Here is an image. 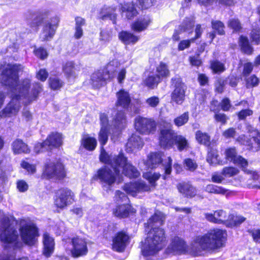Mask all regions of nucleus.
<instances>
[{"instance_id":"nucleus-1","label":"nucleus","mask_w":260,"mask_h":260,"mask_svg":"<svg viewBox=\"0 0 260 260\" xmlns=\"http://www.w3.org/2000/svg\"><path fill=\"white\" fill-rule=\"evenodd\" d=\"M23 70V67L21 64H8L2 72V82L11 88V101L1 113L0 118L16 115L21 107L20 101L22 98L27 99L25 103H30L35 100L42 91V85L39 83H36L33 85L31 94L26 95L30 86L29 80L25 79L21 83H18V75ZM4 99V94L0 92V108L3 104Z\"/></svg>"},{"instance_id":"nucleus-2","label":"nucleus","mask_w":260,"mask_h":260,"mask_svg":"<svg viewBox=\"0 0 260 260\" xmlns=\"http://www.w3.org/2000/svg\"><path fill=\"white\" fill-rule=\"evenodd\" d=\"M227 234L225 230L220 229L210 230L204 235L197 236L192 242L190 250L184 241L178 237L173 238L166 250L167 254H181L189 252L195 255L205 250H213L223 246Z\"/></svg>"},{"instance_id":"nucleus-3","label":"nucleus","mask_w":260,"mask_h":260,"mask_svg":"<svg viewBox=\"0 0 260 260\" xmlns=\"http://www.w3.org/2000/svg\"><path fill=\"white\" fill-rule=\"evenodd\" d=\"M165 232L162 229H151L147 237L142 242L141 252L142 255L147 259L149 257L155 255L165 244Z\"/></svg>"},{"instance_id":"nucleus-4","label":"nucleus","mask_w":260,"mask_h":260,"mask_svg":"<svg viewBox=\"0 0 260 260\" xmlns=\"http://www.w3.org/2000/svg\"><path fill=\"white\" fill-rule=\"evenodd\" d=\"M100 158L102 162L109 164L112 167L119 166L121 168L124 175L129 178H137L140 175L139 172L127 161L126 158L122 154L114 156L109 155L102 148Z\"/></svg>"},{"instance_id":"nucleus-5","label":"nucleus","mask_w":260,"mask_h":260,"mask_svg":"<svg viewBox=\"0 0 260 260\" xmlns=\"http://www.w3.org/2000/svg\"><path fill=\"white\" fill-rule=\"evenodd\" d=\"M0 231V240L6 246L14 243L18 238L17 231L10 224L9 218L1 210Z\"/></svg>"},{"instance_id":"nucleus-6","label":"nucleus","mask_w":260,"mask_h":260,"mask_svg":"<svg viewBox=\"0 0 260 260\" xmlns=\"http://www.w3.org/2000/svg\"><path fill=\"white\" fill-rule=\"evenodd\" d=\"M113 170L105 167L100 169L96 176L100 181L105 185L111 186L115 182L120 183L122 181V169L118 167H112Z\"/></svg>"},{"instance_id":"nucleus-7","label":"nucleus","mask_w":260,"mask_h":260,"mask_svg":"<svg viewBox=\"0 0 260 260\" xmlns=\"http://www.w3.org/2000/svg\"><path fill=\"white\" fill-rule=\"evenodd\" d=\"M75 201V195L70 189L62 188L58 189L54 198V204L59 209L63 210Z\"/></svg>"},{"instance_id":"nucleus-8","label":"nucleus","mask_w":260,"mask_h":260,"mask_svg":"<svg viewBox=\"0 0 260 260\" xmlns=\"http://www.w3.org/2000/svg\"><path fill=\"white\" fill-rule=\"evenodd\" d=\"M20 236L24 243L28 245H35L36 238L38 236V229L35 224L31 221L21 222L20 228Z\"/></svg>"},{"instance_id":"nucleus-9","label":"nucleus","mask_w":260,"mask_h":260,"mask_svg":"<svg viewBox=\"0 0 260 260\" xmlns=\"http://www.w3.org/2000/svg\"><path fill=\"white\" fill-rule=\"evenodd\" d=\"M172 158L168 157L163 161L161 159V156L158 153H151L147 156V159L144 163L148 169H154L158 167L160 162H162L164 167L166 175L163 176V178L166 179L167 175H170L172 171Z\"/></svg>"},{"instance_id":"nucleus-10","label":"nucleus","mask_w":260,"mask_h":260,"mask_svg":"<svg viewBox=\"0 0 260 260\" xmlns=\"http://www.w3.org/2000/svg\"><path fill=\"white\" fill-rule=\"evenodd\" d=\"M72 247L66 248V251L74 258H77L86 255L88 253L87 242L85 239L75 237L71 239Z\"/></svg>"},{"instance_id":"nucleus-11","label":"nucleus","mask_w":260,"mask_h":260,"mask_svg":"<svg viewBox=\"0 0 260 260\" xmlns=\"http://www.w3.org/2000/svg\"><path fill=\"white\" fill-rule=\"evenodd\" d=\"M172 124L166 121L161 124L159 136V143L164 148L171 147L174 144L176 134L172 129Z\"/></svg>"},{"instance_id":"nucleus-12","label":"nucleus","mask_w":260,"mask_h":260,"mask_svg":"<svg viewBox=\"0 0 260 260\" xmlns=\"http://www.w3.org/2000/svg\"><path fill=\"white\" fill-rule=\"evenodd\" d=\"M115 201L117 204H122L117 206L113 209L114 215L119 218L127 217L131 209L127 196L123 192L118 190L115 193Z\"/></svg>"},{"instance_id":"nucleus-13","label":"nucleus","mask_w":260,"mask_h":260,"mask_svg":"<svg viewBox=\"0 0 260 260\" xmlns=\"http://www.w3.org/2000/svg\"><path fill=\"white\" fill-rule=\"evenodd\" d=\"M43 176L48 179H62L66 176L64 167L58 161H49L45 165Z\"/></svg>"},{"instance_id":"nucleus-14","label":"nucleus","mask_w":260,"mask_h":260,"mask_svg":"<svg viewBox=\"0 0 260 260\" xmlns=\"http://www.w3.org/2000/svg\"><path fill=\"white\" fill-rule=\"evenodd\" d=\"M248 132L250 133V139L244 135L239 137L237 141L242 144L248 146L253 151H257L260 149V134L251 125L247 127Z\"/></svg>"},{"instance_id":"nucleus-15","label":"nucleus","mask_w":260,"mask_h":260,"mask_svg":"<svg viewBox=\"0 0 260 260\" xmlns=\"http://www.w3.org/2000/svg\"><path fill=\"white\" fill-rule=\"evenodd\" d=\"M248 132L250 133V139L244 135L239 137L237 141L242 144L248 146L253 151H257L260 149V134L251 125L247 127Z\"/></svg>"},{"instance_id":"nucleus-16","label":"nucleus","mask_w":260,"mask_h":260,"mask_svg":"<svg viewBox=\"0 0 260 260\" xmlns=\"http://www.w3.org/2000/svg\"><path fill=\"white\" fill-rule=\"evenodd\" d=\"M59 19L57 17L51 18L43 22L40 38L42 41H49L54 37L58 26Z\"/></svg>"},{"instance_id":"nucleus-17","label":"nucleus","mask_w":260,"mask_h":260,"mask_svg":"<svg viewBox=\"0 0 260 260\" xmlns=\"http://www.w3.org/2000/svg\"><path fill=\"white\" fill-rule=\"evenodd\" d=\"M172 83L174 90L171 94V100L176 104L180 105L184 100L186 86L179 78H172Z\"/></svg>"},{"instance_id":"nucleus-18","label":"nucleus","mask_w":260,"mask_h":260,"mask_svg":"<svg viewBox=\"0 0 260 260\" xmlns=\"http://www.w3.org/2000/svg\"><path fill=\"white\" fill-rule=\"evenodd\" d=\"M123 189L127 194L135 197L139 193L149 191L150 187L143 181L139 180L125 184Z\"/></svg>"},{"instance_id":"nucleus-19","label":"nucleus","mask_w":260,"mask_h":260,"mask_svg":"<svg viewBox=\"0 0 260 260\" xmlns=\"http://www.w3.org/2000/svg\"><path fill=\"white\" fill-rule=\"evenodd\" d=\"M135 128L140 133L149 134L155 131L156 124L151 119L137 117L135 119Z\"/></svg>"},{"instance_id":"nucleus-20","label":"nucleus","mask_w":260,"mask_h":260,"mask_svg":"<svg viewBox=\"0 0 260 260\" xmlns=\"http://www.w3.org/2000/svg\"><path fill=\"white\" fill-rule=\"evenodd\" d=\"M129 237L123 232H119L113 239L112 248L113 250L122 252L124 251L128 243Z\"/></svg>"},{"instance_id":"nucleus-21","label":"nucleus","mask_w":260,"mask_h":260,"mask_svg":"<svg viewBox=\"0 0 260 260\" xmlns=\"http://www.w3.org/2000/svg\"><path fill=\"white\" fill-rule=\"evenodd\" d=\"M225 155L228 160L233 161L236 165L240 166L245 172L247 174L251 173L252 171L245 169V167L248 165L247 160L241 156L237 155L235 148L227 149L225 152Z\"/></svg>"},{"instance_id":"nucleus-22","label":"nucleus","mask_w":260,"mask_h":260,"mask_svg":"<svg viewBox=\"0 0 260 260\" xmlns=\"http://www.w3.org/2000/svg\"><path fill=\"white\" fill-rule=\"evenodd\" d=\"M100 121L101 127L99 133V140L101 144L103 146L106 144L108 141V133L110 129L108 118L106 114L104 113L101 114Z\"/></svg>"},{"instance_id":"nucleus-23","label":"nucleus","mask_w":260,"mask_h":260,"mask_svg":"<svg viewBox=\"0 0 260 260\" xmlns=\"http://www.w3.org/2000/svg\"><path fill=\"white\" fill-rule=\"evenodd\" d=\"M205 217L210 222L225 225L228 214L222 210H218L214 211L213 213H205Z\"/></svg>"},{"instance_id":"nucleus-24","label":"nucleus","mask_w":260,"mask_h":260,"mask_svg":"<svg viewBox=\"0 0 260 260\" xmlns=\"http://www.w3.org/2000/svg\"><path fill=\"white\" fill-rule=\"evenodd\" d=\"M111 78L110 75L106 70L105 71H98L93 73L91 76L90 83L94 88L100 87L107 80Z\"/></svg>"},{"instance_id":"nucleus-25","label":"nucleus","mask_w":260,"mask_h":260,"mask_svg":"<svg viewBox=\"0 0 260 260\" xmlns=\"http://www.w3.org/2000/svg\"><path fill=\"white\" fill-rule=\"evenodd\" d=\"M44 144L47 146L48 150L59 147L62 144V136L58 133H52L48 136Z\"/></svg>"},{"instance_id":"nucleus-26","label":"nucleus","mask_w":260,"mask_h":260,"mask_svg":"<svg viewBox=\"0 0 260 260\" xmlns=\"http://www.w3.org/2000/svg\"><path fill=\"white\" fill-rule=\"evenodd\" d=\"M43 254L46 257H49L53 253L54 249V239L48 233L43 235Z\"/></svg>"},{"instance_id":"nucleus-27","label":"nucleus","mask_w":260,"mask_h":260,"mask_svg":"<svg viewBox=\"0 0 260 260\" xmlns=\"http://www.w3.org/2000/svg\"><path fill=\"white\" fill-rule=\"evenodd\" d=\"M143 145V141L140 136L133 134L128 140L126 144V150L127 152H132L135 149L142 148Z\"/></svg>"},{"instance_id":"nucleus-28","label":"nucleus","mask_w":260,"mask_h":260,"mask_svg":"<svg viewBox=\"0 0 260 260\" xmlns=\"http://www.w3.org/2000/svg\"><path fill=\"white\" fill-rule=\"evenodd\" d=\"M164 216L160 212H156L148 220L147 222L145 223V227L148 230L150 228L153 229H159L158 226L163 224Z\"/></svg>"},{"instance_id":"nucleus-29","label":"nucleus","mask_w":260,"mask_h":260,"mask_svg":"<svg viewBox=\"0 0 260 260\" xmlns=\"http://www.w3.org/2000/svg\"><path fill=\"white\" fill-rule=\"evenodd\" d=\"M116 96V105L124 109L128 108L131 102L129 93L124 89H121L117 93Z\"/></svg>"},{"instance_id":"nucleus-30","label":"nucleus","mask_w":260,"mask_h":260,"mask_svg":"<svg viewBox=\"0 0 260 260\" xmlns=\"http://www.w3.org/2000/svg\"><path fill=\"white\" fill-rule=\"evenodd\" d=\"M126 125V119L124 113L123 112H119L115 115V117L113 121L111 128L115 129V133L118 134Z\"/></svg>"},{"instance_id":"nucleus-31","label":"nucleus","mask_w":260,"mask_h":260,"mask_svg":"<svg viewBox=\"0 0 260 260\" xmlns=\"http://www.w3.org/2000/svg\"><path fill=\"white\" fill-rule=\"evenodd\" d=\"M80 143L81 147L88 151H93L97 145L96 139L89 135H83Z\"/></svg>"},{"instance_id":"nucleus-32","label":"nucleus","mask_w":260,"mask_h":260,"mask_svg":"<svg viewBox=\"0 0 260 260\" xmlns=\"http://www.w3.org/2000/svg\"><path fill=\"white\" fill-rule=\"evenodd\" d=\"M151 20L148 17L139 18L132 23V29L137 32L142 31L147 28Z\"/></svg>"},{"instance_id":"nucleus-33","label":"nucleus","mask_w":260,"mask_h":260,"mask_svg":"<svg viewBox=\"0 0 260 260\" xmlns=\"http://www.w3.org/2000/svg\"><path fill=\"white\" fill-rule=\"evenodd\" d=\"M177 187L179 192L185 197H192L197 193L196 189L187 183H179Z\"/></svg>"},{"instance_id":"nucleus-34","label":"nucleus","mask_w":260,"mask_h":260,"mask_svg":"<svg viewBox=\"0 0 260 260\" xmlns=\"http://www.w3.org/2000/svg\"><path fill=\"white\" fill-rule=\"evenodd\" d=\"M121 10L123 15L125 16L128 19L133 18L138 14V12L133 3L124 4L121 7Z\"/></svg>"},{"instance_id":"nucleus-35","label":"nucleus","mask_w":260,"mask_h":260,"mask_svg":"<svg viewBox=\"0 0 260 260\" xmlns=\"http://www.w3.org/2000/svg\"><path fill=\"white\" fill-rule=\"evenodd\" d=\"M118 37L119 40L125 45L135 44L139 40L138 37L125 31L119 32Z\"/></svg>"},{"instance_id":"nucleus-36","label":"nucleus","mask_w":260,"mask_h":260,"mask_svg":"<svg viewBox=\"0 0 260 260\" xmlns=\"http://www.w3.org/2000/svg\"><path fill=\"white\" fill-rule=\"evenodd\" d=\"M12 147L15 154L27 153L30 151L27 145L19 139L16 140L13 142Z\"/></svg>"},{"instance_id":"nucleus-37","label":"nucleus","mask_w":260,"mask_h":260,"mask_svg":"<svg viewBox=\"0 0 260 260\" xmlns=\"http://www.w3.org/2000/svg\"><path fill=\"white\" fill-rule=\"evenodd\" d=\"M155 73V75L161 80L164 78H168L170 74L168 66L163 62H160L156 65Z\"/></svg>"},{"instance_id":"nucleus-38","label":"nucleus","mask_w":260,"mask_h":260,"mask_svg":"<svg viewBox=\"0 0 260 260\" xmlns=\"http://www.w3.org/2000/svg\"><path fill=\"white\" fill-rule=\"evenodd\" d=\"M245 220V218L241 215H234L231 214L228 215L225 226L227 227L233 228L240 225Z\"/></svg>"},{"instance_id":"nucleus-39","label":"nucleus","mask_w":260,"mask_h":260,"mask_svg":"<svg viewBox=\"0 0 260 260\" xmlns=\"http://www.w3.org/2000/svg\"><path fill=\"white\" fill-rule=\"evenodd\" d=\"M63 71L69 80L76 78L77 71L73 62H67L63 67Z\"/></svg>"},{"instance_id":"nucleus-40","label":"nucleus","mask_w":260,"mask_h":260,"mask_svg":"<svg viewBox=\"0 0 260 260\" xmlns=\"http://www.w3.org/2000/svg\"><path fill=\"white\" fill-rule=\"evenodd\" d=\"M174 141H175L177 148L179 151H182L189 147L187 140L181 135H176Z\"/></svg>"},{"instance_id":"nucleus-41","label":"nucleus","mask_w":260,"mask_h":260,"mask_svg":"<svg viewBox=\"0 0 260 260\" xmlns=\"http://www.w3.org/2000/svg\"><path fill=\"white\" fill-rule=\"evenodd\" d=\"M76 20L75 32L74 37L79 39L83 36V29L82 26L85 24V20L81 17H77Z\"/></svg>"},{"instance_id":"nucleus-42","label":"nucleus","mask_w":260,"mask_h":260,"mask_svg":"<svg viewBox=\"0 0 260 260\" xmlns=\"http://www.w3.org/2000/svg\"><path fill=\"white\" fill-rule=\"evenodd\" d=\"M196 139L200 144L205 145H209L210 144V136L207 133L200 131H198L196 133Z\"/></svg>"},{"instance_id":"nucleus-43","label":"nucleus","mask_w":260,"mask_h":260,"mask_svg":"<svg viewBox=\"0 0 260 260\" xmlns=\"http://www.w3.org/2000/svg\"><path fill=\"white\" fill-rule=\"evenodd\" d=\"M161 80L156 75H150L144 81V84L150 88H154L161 82Z\"/></svg>"},{"instance_id":"nucleus-44","label":"nucleus","mask_w":260,"mask_h":260,"mask_svg":"<svg viewBox=\"0 0 260 260\" xmlns=\"http://www.w3.org/2000/svg\"><path fill=\"white\" fill-rule=\"evenodd\" d=\"M240 45L241 50L245 53L250 54L253 51V48L250 46L247 38L241 36L240 38Z\"/></svg>"},{"instance_id":"nucleus-45","label":"nucleus","mask_w":260,"mask_h":260,"mask_svg":"<svg viewBox=\"0 0 260 260\" xmlns=\"http://www.w3.org/2000/svg\"><path fill=\"white\" fill-rule=\"evenodd\" d=\"M143 176L154 186L155 185V182L160 178V174L158 173L146 172L143 174Z\"/></svg>"},{"instance_id":"nucleus-46","label":"nucleus","mask_w":260,"mask_h":260,"mask_svg":"<svg viewBox=\"0 0 260 260\" xmlns=\"http://www.w3.org/2000/svg\"><path fill=\"white\" fill-rule=\"evenodd\" d=\"M194 21L192 18H187L179 27L180 32H190L194 25Z\"/></svg>"},{"instance_id":"nucleus-47","label":"nucleus","mask_w":260,"mask_h":260,"mask_svg":"<svg viewBox=\"0 0 260 260\" xmlns=\"http://www.w3.org/2000/svg\"><path fill=\"white\" fill-rule=\"evenodd\" d=\"M218 155L216 150H210L208 152L207 156V161L212 165H216L220 164L219 160L218 158Z\"/></svg>"},{"instance_id":"nucleus-48","label":"nucleus","mask_w":260,"mask_h":260,"mask_svg":"<svg viewBox=\"0 0 260 260\" xmlns=\"http://www.w3.org/2000/svg\"><path fill=\"white\" fill-rule=\"evenodd\" d=\"M211 68L214 73H220L225 70L224 64L218 60L211 62Z\"/></svg>"},{"instance_id":"nucleus-49","label":"nucleus","mask_w":260,"mask_h":260,"mask_svg":"<svg viewBox=\"0 0 260 260\" xmlns=\"http://www.w3.org/2000/svg\"><path fill=\"white\" fill-rule=\"evenodd\" d=\"M189 119L188 112H185L174 120L175 124L177 126H181L187 122Z\"/></svg>"},{"instance_id":"nucleus-50","label":"nucleus","mask_w":260,"mask_h":260,"mask_svg":"<svg viewBox=\"0 0 260 260\" xmlns=\"http://www.w3.org/2000/svg\"><path fill=\"white\" fill-rule=\"evenodd\" d=\"M49 85L53 90L60 89L63 85V82L57 77H51L49 80Z\"/></svg>"},{"instance_id":"nucleus-51","label":"nucleus","mask_w":260,"mask_h":260,"mask_svg":"<svg viewBox=\"0 0 260 260\" xmlns=\"http://www.w3.org/2000/svg\"><path fill=\"white\" fill-rule=\"evenodd\" d=\"M212 27L213 29L216 30L219 35H223L224 34L223 23L220 21L216 20L212 21Z\"/></svg>"},{"instance_id":"nucleus-52","label":"nucleus","mask_w":260,"mask_h":260,"mask_svg":"<svg viewBox=\"0 0 260 260\" xmlns=\"http://www.w3.org/2000/svg\"><path fill=\"white\" fill-rule=\"evenodd\" d=\"M159 98L156 96L149 97L147 98L145 101L147 106L152 108H156L159 105Z\"/></svg>"},{"instance_id":"nucleus-53","label":"nucleus","mask_w":260,"mask_h":260,"mask_svg":"<svg viewBox=\"0 0 260 260\" xmlns=\"http://www.w3.org/2000/svg\"><path fill=\"white\" fill-rule=\"evenodd\" d=\"M239 170L234 167H226L224 168L222 171V174L225 177H232L238 174Z\"/></svg>"},{"instance_id":"nucleus-54","label":"nucleus","mask_w":260,"mask_h":260,"mask_svg":"<svg viewBox=\"0 0 260 260\" xmlns=\"http://www.w3.org/2000/svg\"><path fill=\"white\" fill-rule=\"evenodd\" d=\"M112 37V31L111 29H105L101 32V40L105 42L111 40Z\"/></svg>"},{"instance_id":"nucleus-55","label":"nucleus","mask_w":260,"mask_h":260,"mask_svg":"<svg viewBox=\"0 0 260 260\" xmlns=\"http://www.w3.org/2000/svg\"><path fill=\"white\" fill-rule=\"evenodd\" d=\"M228 26L234 30V31H238L241 28L240 22L238 19H232L228 22Z\"/></svg>"},{"instance_id":"nucleus-56","label":"nucleus","mask_w":260,"mask_h":260,"mask_svg":"<svg viewBox=\"0 0 260 260\" xmlns=\"http://www.w3.org/2000/svg\"><path fill=\"white\" fill-rule=\"evenodd\" d=\"M184 163L186 169L190 171H194L198 167L197 163L190 158L185 159L184 160Z\"/></svg>"},{"instance_id":"nucleus-57","label":"nucleus","mask_w":260,"mask_h":260,"mask_svg":"<svg viewBox=\"0 0 260 260\" xmlns=\"http://www.w3.org/2000/svg\"><path fill=\"white\" fill-rule=\"evenodd\" d=\"M194 41V39H191L190 40H185L180 41L178 46V50L182 51L188 48L190 46V43L193 42Z\"/></svg>"},{"instance_id":"nucleus-58","label":"nucleus","mask_w":260,"mask_h":260,"mask_svg":"<svg viewBox=\"0 0 260 260\" xmlns=\"http://www.w3.org/2000/svg\"><path fill=\"white\" fill-rule=\"evenodd\" d=\"M21 166L22 168L25 169L29 173H34L36 170L35 165H30L24 160L22 161Z\"/></svg>"},{"instance_id":"nucleus-59","label":"nucleus","mask_w":260,"mask_h":260,"mask_svg":"<svg viewBox=\"0 0 260 260\" xmlns=\"http://www.w3.org/2000/svg\"><path fill=\"white\" fill-rule=\"evenodd\" d=\"M226 82L224 80L219 79L215 83L216 91L219 93L223 92Z\"/></svg>"},{"instance_id":"nucleus-60","label":"nucleus","mask_w":260,"mask_h":260,"mask_svg":"<svg viewBox=\"0 0 260 260\" xmlns=\"http://www.w3.org/2000/svg\"><path fill=\"white\" fill-rule=\"evenodd\" d=\"M115 11L113 9H109L106 14L103 16L102 18L105 19L106 18H109L113 21V23L116 22V15L115 13Z\"/></svg>"},{"instance_id":"nucleus-61","label":"nucleus","mask_w":260,"mask_h":260,"mask_svg":"<svg viewBox=\"0 0 260 260\" xmlns=\"http://www.w3.org/2000/svg\"><path fill=\"white\" fill-rule=\"evenodd\" d=\"M34 52L37 57L42 59L46 58L48 56L47 51L43 48H39L35 50Z\"/></svg>"},{"instance_id":"nucleus-62","label":"nucleus","mask_w":260,"mask_h":260,"mask_svg":"<svg viewBox=\"0 0 260 260\" xmlns=\"http://www.w3.org/2000/svg\"><path fill=\"white\" fill-rule=\"evenodd\" d=\"M258 83V78L253 75L247 79L246 85L247 87H251L257 85Z\"/></svg>"},{"instance_id":"nucleus-63","label":"nucleus","mask_w":260,"mask_h":260,"mask_svg":"<svg viewBox=\"0 0 260 260\" xmlns=\"http://www.w3.org/2000/svg\"><path fill=\"white\" fill-rule=\"evenodd\" d=\"M17 188L20 192L26 191L28 188L27 183L24 180H19L17 182Z\"/></svg>"},{"instance_id":"nucleus-64","label":"nucleus","mask_w":260,"mask_h":260,"mask_svg":"<svg viewBox=\"0 0 260 260\" xmlns=\"http://www.w3.org/2000/svg\"><path fill=\"white\" fill-rule=\"evenodd\" d=\"M48 76V72L45 69L40 70L37 74V78L42 81H45Z\"/></svg>"}]
</instances>
